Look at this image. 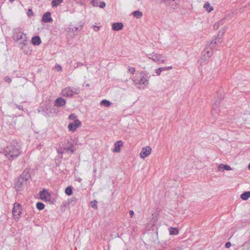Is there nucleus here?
I'll return each mask as SVG.
<instances>
[{
  "instance_id": "nucleus-1",
  "label": "nucleus",
  "mask_w": 250,
  "mask_h": 250,
  "mask_svg": "<svg viewBox=\"0 0 250 250\" xmlns=\"http://www.w3.org/2000/svg\"><path fill=\"white\" fill-rule=\"evenodd\" d=\"M21 146L16 141H12L3 151L6 157L11 161L17 158L21 154Z\"/></svg>"
},
{
  "instance_id": "nucleus-2",
  "label": "nucleus",
  "mask_w": 250,
  "mask_h": 250,
  "mask_svg": "<svg viewBox=\"0 0 250 250\" xmlns=\"http://www.w3.org/2000/svg\"><path fill=\"white\" fill-rule=\"evenodd\" d=\"M133 83L138 88L144 89L145 87L148 84V79L147 75L143 71L140 72V79L133 80Z\"/></svg>"
},
{
  "instance_id": "nucleus-3",
  "label": "nucleus",
  "mask_w": 250,
  "mask_h": 250,
  "mask_svg": "<svg viewBox=\"0 0 250 250\" xmlns=\"http://www.w3.org/2000/svg\"><path fill=\"white\" fill-rule=\"evenodd\" d=\"M80 92L79 88H71L67 87L62 91V94L64 97H72L75 94H79Z\"/></svg>"
},
{
  "instance_id": "nucleus-4",
  "label": "nucleus",
  "mask_w": 250,
  "mask_h": 250,
  "mask_svg": "<svg viewBox=\"0 0 250 250\" xmlns=\"http://www.w3.org/2000/svg\"><path fill=\"white\" fill-rule=\"evenodd\" d=\"M21 210L22 208L21 204L17 203L14 204L12 213L15 220H19L20 214L21 213Z\"/></svg>"
},
{
  "instance_id": "nucleus-5",
  "label": "nucleus",
  "mask_w": 250,
  "mask_h": 250,
  "mask_svg": "<svg viewBox=\"0 0 250 250\" xmlns=\"http://www.w3.org/2000/svg\"><path fill=\"white\" fill-rule=\"evenodd\" d=\"M148 57L149 59L153 60V62H156L164 63L165 62V60L163 59L164 56L162 54H157L155 52L148 54Z\"/></svg>"
},
{
  "instance_id": "nucleus-6",
  "label": "nucleus",
  "mask_w": 250,
  "mask_h": 250,
  "mask_svg": "<svg viewBox=\"0 0 250 250\" xmlns=\"http://www.w3.org/2000/svg\"><path fill=\"white\" fill-rule=\"evenodd\" d=\"M13 40L15 41H18L21 40L23 41L22 43L23 45H25L26 42H27V37L25 34H23L21 32H15L13 35Z\"/></svg>"
},
{
  "instance_id": "nucleus-7",
  "label": "nucleus",
  "mask_w": 250,
  "mask_h": 250,
  "mask_svg": "<svg viewBox=\"0 0 250 250\" xmlns=\"http://www.w3.org/2000/svg\"><path fill=\"white\" fill-rule=\"evenodd\" d=\"M226 31V27H224L223 28H222L220 31L219 32L218 37L215 38L214 40L211 41L208 44V47L210 48V49H212L214 48V45L215 44H217L218 43H220L221 42V38H219V36H220V34L222 33L221 36L223 35L224 33Z\"/></svg>"
},
{
  "instance_id": "nucleus-8",
  "label": "nucleus",
  "mask_w": 250,
  "mask_h": 250,
  "mask_svg": "<svg viewBox=\"0 0 250 250\" xmlns=\"http://www.w3.org/2000/svg\"><path fill=\"white\" fill-rule=\"evenodd\" d=\"M81 126V122L78 119H76L74 122L69 124L68 128L69 131L74 132L77 128Z\"/></svg>"
},
{
  "instance_id": "nucleus-9",
  "label": "nucleus",
  "mask_w": 250,
  "mask_h": 250,
  "mask_svg": "<svg viewBox=\"0 0 250 250\" xmlns=\"http://www.w3.org/2000/svg\"><path fill=\"white\" fill-rule=\"evenodd\" d=\"M151 148L149 146L143 147L140 153V157L142 158L147 157L151 153Z\"/></svg>"
},
{
  "instance_id": "nucleus-10",
  "label": "nucleus",
  "mask_w": 250,
  "mask_h": 250,
  "mask_svg": "<svg viewBox=\"0 0 250 250\" xmlns=\"http://www.w3.org/2000/svg\"><path fill=\"white\" fill-rule=\"evenodd\" d=\"M52 21L50 12H45L42 17V21L44 22H49Z\"/></svg>"
},
{
  "instance_id": "nucleus-11",
  "label": "nucleus",
  "mask_w": 250,
  "mask_h": 250,
  "mask_svg": "<svg viewBox=\"0 0 250 250\" xmlns=\"http://www.w3.org/2000/svg\"><path fill=\"white\" fill-rule=\"evenodd\" d=\"M40 196L42 200H47L48 198L50 197V194L47 190L43 189L40 191Z\"/></svg>"
},
{
  "instance_id": "nucleus-12",
  "label": "nucleus",
  "mask_w": 250,
  "mask_h": 250,
  "mask_svg": "<svg viewBox=\"0 0 250 250\" xmlns=\"http://www.w3.org/2000/svg\"><path fill=\"white\" fill-rule=\"evenodd\" d=\"M55 105L57 106L61 107L64 106L66 104V101L62 97L57 98L55 101Z\"/></svg>"
},
{
  "instance_id": "nucleus-13",
  "label": "nucleus",
  "mask_w": 250,
  "mask_h": 250,
  "mask_svg": "<svg viewBox=\"0 0 250 250\" xmlns=\"http://www.w3.org/2000/svg\"><path fill=\"white\" fill-rule=\"evenodd\" d=\"M123 24L121 22L113 23L112 25V28L114 31H119L123 29Z\"/></svg>"
},
{
  "instance_id": "nucleus-14",
  "label": "nucleus",
  "mask_w": 250,
  "mask_h": 250,
  "mask_svg": "<svg viewBox=\"0 0 250 250\" xmlns=\"http://www.w3.org/2000/svg\"><path fill=\"white\" fill-rule=\"evenodd\" d=\"M29 171V169H25L19 177L26 181L30 177Z\"/></svg>"
},
{
  "instance_id": "nucleus-15",
  "label": "nucleus",
  "mask_w": 250,
  "mask_h": 250,
  "mask_svg": "<svg viewBox=\"0 0 250 250\" xmlns=\"http://www.w3.org/2000/svg\"><path fill=\"white\" fill-rule=\"evenodd\" d=\"M123 145V143L122 141H117L114 144V148L113 151L115 152H120L121 151L120 147Z\"/></svg>"
},
{
  "instance_id": "nucleus-16",
  "label": "nucleus",
  "mask_w": 250,
  "mask_h": 250,
  "mask_svg": "<svg viewBox=\"0 0 250 250\" xmlns=\"http://www.w3.org/2000/svg\"><path fill=\"white\" fill-rule=\"evenodd\" d=\"M31 42L34 45H38L41 44V40L39 36H36L32 37Z\"/></svg>"
},
{
  "instance_id": "nucleus-17",
  "label": "nucleus",
  "mask_w": 250,
  "mask_h": 250,
  "mask_svg": "<svg viewBox=\"0 0 250 250\" xmlns=\"http://www.w3.org/2000/svg\"><path fill=\"white\" fill-rule=\"evenodd\" d=\"M26 181L23 180V179H21V178H19L18 181L16 184V187L18 190H20L21 188L22 187V185L25 183Z\"/></svg>"
},
{
  "instance_id": "nucleus-18",
  "label": "nucleus",
  "mask_w": 250,
  "mask_h": 250,
  "mask_svg": "<svg viewBox=\"0 0 250 250\" xmlns=\"http://www.w3.org/2000/svg\"><path fill=\"white\" fill-rule=\"evenodd\" d=\"M203 56L205 60H207V59L209 58L212 55V52H210L209 50L208 49V48H205L203 52Z\"/></svg>"
},
{
  "instance_id": "nucleus-19",
  "label": "nucleus",
  "mask_w": 250,
  "mask_h": 250,
  "mask_svg": "<svg viewBox=\"0 0 250 250\" xmlns=\"http://www.w3.org/2000/svg\"><path fill=\"white\" fill-rule=\"evenodd\" d=\"M250 198V191H246L241 195V198L243 200H247Z\"/></svg>"
},
{
  "instance_id": "nucleus-20",
  "label": "nucleus",
  "mask_w": 250,
  "mask_h": 250,
  "mask_svg": "<svg viewBox=\"0 0 250 250\" xmlns=\"http://www.w3.org/2000/svg\"><path fill=\"white\" fill-rule=\"evenodd\" d=\"M132 14L137 19H140L143 17L142 12L138 10L133 12Z\"/></svg>"
},
{
  "instance_id": "nucleus-21",
  "label": "nucleus",
  "mask_w": 250,
  "mask_h": 250,
  "mask_svg": "<svg viewBox=\"0 0 250 250\" xmlns=\"http://www.w3.org/2000/svg\"><path fill=\"white\" fill-rule=\"evenodd\" d=\"M204 8H206L208 12H210L213 10V7L210 5L208 2H206L204 5Z\"/></svg>"
},
{
  "instance_id": "nucleus-22",
  "label": "nucleus",
  "mask_w": 250,
  "mask_h": 250,
  "mask_svg": "<svg viewBox=\"0 0 250 250\" xmlns=\"http://www.w3.org/2000/svg\"><path fill=\"white\" fill-rule=\"evenodd\" d=\"M63 2V0H52L51 5L53 7L58 6Z\"/></svg>"
},
{
  "instance_id": "nucleus-23",
  "label": "nucleus",
  "mask_w": 250,
  "mask_h": 250,
  "mask_svg": "<svg viewBox=\"0 0 250 250\" xmlns=\"http://www.w3.org/2000/svg\"><path fill=\"white\" fill-rule=\"evenodd\" d=\"M101 104L105 107H109L111 104V103L110 101L107 100H103L101 102Z\"/></svg>"
},
{
  "instance_id": "nucleus-24",
  "label": "nucleus",
  "mask_w": 250,
  "mask_h": 250,
  "mask_svg": "<svg viewBox=\"0 0 250 250\" xmlns=\"http://www.w3.org/2000/svg\"><path fill=\"white\" fill-rule=\"evenodd\" d=\"M179 233V230L177 228H169V234L175 235Z\"/></svg>"
},
{
  "instance_id": "nucleus-25",
  "label": "nucleus",
  "mask_w": 250,
  "mask_h": 250,
  "mask_svg": "<svg viewBox=\"0 0 250 250\" xmlns=\"http://www.w3.org/2000/svg\"><path fill=\"white\" fill-rule=\"evenodd\" d=\"M65 193L69 196L71 195L73 193L72 187L71 186L67 187L65 189Z\"/></svg>"
},
{
  "instance_id": "nucleus-26",
  "label": "nucleus",
  "mask_w": 250,
  "mask_h": 250,
  "mask_svg": "<svg viewBox=\"0 0 250 250\" xmlns=\"http://www.w3.org/2000/svg\"><path fill=\"white\" fill-rule=\"evenodd\" d=\"M36 208L39 210H42L44 208V205L41 202H38L36 204Z\"/></svg>"
},
{
  "instance_id": "nucleus-27",
  "label": "nucleus",
  "mask_w": 250,
  "mask_h": 250,
  "mask_svg": "<svg viewBox=\"0 0 250 250\" xmlns=\"http://www.w3.org/2000/svg\"><path fill=\"white\" fill-rule=\"evenodd\" d=\"M127 69L128 71L132 74H134L136 71L135 67H131L130 66H128Z\"/></svg>"
},
{
  "instance_id": "nucleus-28",
  "label": "nucleus",
  "mask_w": 250,
  "mask_h": 250,
  "mask_svg": "<svg viewBox=\"0 0 250 250\" xmlns=\"http://www.w3.org/2000/svg\"><path fill=\"white\" fill-rule=\"evenodd\" d=\"M91 3L94 7L99 6V1L98 0H92Z\"/></svg>"
},
{
  "instance_id": "nucleus-29",
  "label": "nucleus",
  "mask_w": 250,
  "mask_h": 250,
  "mask_svg": "<svg viewBox=\"0 0 250 250\" xmlns=\"http://www.w3.org/2000/svg\"><path fill=\"white\" fill-rule=\"evenodd\" d=\"M172 68V67L171 66H167V67H160V69H161V71H167V70H169Z\"/></svg>"
},
{
  "instance_id": "nucleus-30",
  "label": "nucleus",
  "mask_w": 250,
  "mask_h": 250,
  "mask_svg": "<svg viewBox=\"0 0 250 250\" xmlns=\"http://www.w3.org/2000/svg\"><path fill=\"white\" fill-rule=\"evenodd\" d=\"M224 169H225L226 170H230L232 169L229 166L224 164Z\"/></svg>"
},
{
  "instance_id": "nucleus-31",
  "label": "nucleus",
  "mask_w": 250,
  "mask_h": 250,
  "mask_svg": "<svg viewBox=\"0 0 250 250\" xmlns=\"http://www.w3.org/2000/svg\"><path fill=\"white\" fill-rule=\"evenodd\" d=\"M100 7L103 8L105 6V3L104 1H99V6Z\"/></svg>"
},
{
  "instance_id": "nucleus-32",
  "label": "nucleus",
  "mask_w": 250,
  "mask_h": 250,
  "mask_svg": "<svg viewBox=\"0 0 250 250\" xmlns=\"http://www.w3.org/2000/svg\"><path fill=\"white\" fill-rule=\"evenodd\" d=\"M83 65V63L80 62H77L76 64L74 65V68H78L79 67L82 66Z\"/></svg>"
},
{
  "instance_id": "nucleus-33",
  "label": "nucleus",
  "mask_w": 250,
  "mask_h": 250,
  "mask_svg": "<svg viewBox=\"0 0 250 250\" xmlns=\"http://www.w3.org/2000/svg\"><path fill=\"white\" fill-rule=\"evenodd\" d=\"M76 116L74 114H71L69 116V119L70 120H76Z\"/></svg>"
},
{
  "instance_id": "nucleus-34",
  "label": "nucleus",
  "mask_w": 250,
  "mask_h": 250,
  "mask_svg": "<svg viewBox=\"0 0 250 250\" xmlns=\"http://www.w3.org/2000/svg\"><path fill=\"white\" fill-rule=\"evenodd\" d=\"M218 170L223 171L224 169V164H220L218 167Z\"/></svg>"
},
{
  "instance_id": "nucleus-35",
  "label": "nucleus",
  "mask_w": 250,
  "mask_h": 250,
  "mask_svg": "<svg viewBox=\"0 0 250 250\" xmlns=\"http://www.w3.org/2000/svg\"><path fill=\"white\" fill-rule=\"evenodd\" d=\"M219 104H220L219 102H215L213 105V108L214 109H216L219 106Z\"/></svg>"
},
{
  "instance_id": "nucleus-36",
  "label": "nucleus",
  "mask_w": 250,
  "mask_h": 250,
  "mask_svg": "<svg viewBox=\"0 0 250 250\" xmlns=\"http://www.w3.org/2000/svg\"><path fill=\"white\" fill-rule=\"evenodd\" d=\"M4 80L6 82H7L9 83H11L12 82L11 79L8 76H6L5 77Z\"/></svg>"
},
{
  "instance_id": "nucleus-37",
  "label": "nucleus",
  "mask_w": 250,
  "mask_h": 250,
  "mask_svg": "<svg viewBox=\"0 0 250 250\" xmlns=\"http://www.w3.org/2000/svg\"><path fill=\"white\" fill-rule=\"evenodd\" d=\"M55 68L56 69L57 71H61L62 70V68L61 66L58 64L55 66Z\"/></svg>"
},
{
  "instance_id": "nucleus-38",
  "label": "nucleus",
  "mask_w": 250,
  "mask_h": 250,
  "mask_svg": "<svg viewBox=\"0 0 250 250\" xmlns=\"http://www.w3.org/2000/svg\"><path fill=\"white\" fill-rule=\"evenodd\" d=\"M221 21H219V22L216 23L213 25V28L214 29H217L219 27V24L221 22Z\"/></svg>"
},
{
  "instance_id": "nucleus-39",
  "label": "nucleus",
  "mask_w": 250,
  "mask_h": 250,
  "mask_svg": "<svg viewBox=\"0 0 250 250\" xmlns=\"http://www.w3.org/2000/svg\"><path fill=\"white\" fill-rule=\"evenodd\" d=\"M244 246H247L249 250H250V241L246 242Z\"/></svg>"
},
{
  "instance_id": "nucleus-40",
  "label": "nucleus",
  "mask_w": 250,
  "mask_h": 250,
  "mask_svg": "<svg viewBox=\"0 0 250 250\" xmlns=\"http://www.w3.org/2000/svg\"><path fill=\"white\" fill-rule=\"evenodd\" d=\"M161 69H160V68L156 69L155 70V73L157 74V75L159 76L161 74Z\"/></svg>"
},
{
  "instance_id": "nucleus-41",
  "label": "nucleus",
  "mask_w": 250,
  "mask_h": 250,
  "mask_svg": "<svg viewBox=\"0 0 250 250\" xmlns=\"http://www.w3.org/2000/svg\"><path fill=\"white\" fill-rule=\"evenodd\" d=\"M92 26L93 27V29H94V31H98L99 30V29H100L99 26H96V25H93Z\"/></svg>"
},
{
  "instance_id": "nucleus-42",
  "label": "nucleus",
  "mask_w": 250,
  "mask_h": 250,
  "mask_svg": "<svg viewBox=\"0 0 250 250\" xmlns=\"http://www.w3.org/2000/svg\"><path fill=\"white\" fill-rule=\"evenodd\" d=\"M27 14L28 16H31L32 15H33V12L32 11L31 9H29L27 13Z\"/></svg>"
},
{
  "instance_id": "nucleus-43",
  "label": "nucleus",
  "mask_w": 250,
  "mask_h": 250,
  "mask_svg": "<svg viewBox=\"0 0 250 250\" xmlns=\"http://www.w3.org/2000/svg\"><path fill=\"white\" fill-rule=\"evenodd\" d=\"M230 246H231V243L230 242H228L225 244V247L227 248H229L230 247Z\"/></svg>"
},
{
  "instance_id": "nucleus-44",
  "label": "nucleus",
  "mask_w": 250,
  "mask_h": 250,
  "mask_svg": "<svg viewBox=\"0 0 250 250\" xmlns=\"http://www.w3.org/2000/svg\"><path fill=\"white\" fill-rule=\"evenodd\" d=\"M206 60H205L204 59V58L203 57L199 61V62H200V63L201 65H202L203 64V62H205V61H206Z\"/></svg>"
},
{
  "instance_id": "nucleus-45",
  "label": "nucleus",
  "mask_w": 250,
  "mask_h": 250,
  "mask_svg": "<svg viewBox=\"0 0 250 250\" xmlns=\"http://www.w3.org/2000/svg\"><path fill=\"white\" fill-rule=\"evenodd\" d=\"M78 30H79V28L77 27H74L72 28V31H77Z\"/></svg>"
},
{
  "instance_id": "nucleus-46",
  "label": "nucleus",
  "mask_w": 250,
  "mask_h": 250,
  "mask_svg": "<svg viewBox=\"0 0 250 250\" xmlns=\"http://www.w3.org/2000/svg\"><path fill=\"white\" fill-rule=\"evenodd\" d=\"M134 214V211L133 210H130L129 211V214H130L131 217H132L133 216Z\"/></svg>"
},
{
  "instance_id": "nucleus-47",
  "label": "nucleus",
  "mask_w": 250,
  "mask_h": 250,
  "mask_svg": "<svg viewBox=\"0 0 250 250\" xmlns=\"http://www.w3.org/2000/svg\"><path fill=\"white\" fill-rule=\"evenodd\" d=\"M67 150H69L70 151H71L72 153L73 152V149H72V146H70V147H69L68 148H67Z\"/></svg>"
},
{
  "instance_id": "nucleus-48",
  "label": "nucleus",
  "mask_w": 250,
  "mask_h": 250,
  "mask_svg": "<svg viewBox=\"0 0 250 250\" xmlns=\"http://www.w3.org/2000/svg\"><path fill=\"white\" fill-rule=\"evenodd\" d=\"M92 207L94 208H97V205L96 204H92Z\"/></svg>"
},
{
  "instance_id": "nucleus-49",
  "label": "nucleus",
  "mask_w": 250,
  "mask_h": 250,
  "mask_svg": "<svg viewBox=\"0 0 250 250\" xmlns=\"http://www.w3.org/2000/svg\"><path fill=\"white\" fill-rule=\"evenodd\" d=\"M17 106L19 109L22 110V106H18L17 105Z\"/></svg>"
},
{
  "instance_id": "nucleus-50",
  "label": "nucleus",
  "mask_w": 250,
  "mask_h": 250,
  "mask_svg": "<svg viewBox=\"0 0 250 250\" xmlns=\"http://www.w3.org/2000/svg\"><path fill=\"white\" fill-rule=\"evenodd\" d=\"M93 172H95V173H96V169H94L93 170Z\"/></svg>"
},
{
  "instance_id": "nucleus-51",
  "label": "nucleus",
  "mask_w": 250,
  "mask_h": 250,
  "mask_svg": "<svg viewBox=\"0 0 250 250\" xmlns=\"http://www.w3.org/2000/svg\"><path fill=\"white\" fill-rule=\"evenodd\" d=\"M86 86H89V83L86 84Z\"/></svg>"
},
{
  "instance_id": "nucleus-52",
  "label": "nucleus",
  "mask_w": 250,
  "mask_h": 250,
  "mask_svg": "<svg viewBox=\"0 0 250 250\" xmlns=\"http://www.w3.org/2000/svg\"><path fill=\"white\" fill-rule=\"evenodd\" d=\"M248 168H249V169H250V164L249 165Z\"/></svg>"
},
{
  "instance_id": "nucleus-53",
  "label": "nucleus",
  "mask_w": 250,
  "mask_h": 250,
  "mask_svg": "<svg viewBox=\"0 0 250 250\" xmlns=\"http://www.w3.org/2000/svg\"><path fill=\"white\" fill-rule=\"evenodd\" d=\"M58 152L61 153V154L62 153V152H61V151H58Z\"/></svg>"
},
{
  "instance_id": "nucleus-54",
  "label": "nucleus",
  "mask_w": 250,
  "mask_h": 250,
  "mask_svg": "<svg viewBox=\"0 0 250 250\" xmlns=\"http://www.w3.org/2000/svg\"><path fill=\"white\" fill-rule=\"evenodd\" d=\"M58 152L61 153V154L62 153V152H61V151H58Z\"/></svg>"
},
{
  "instance_id": "nucleus-55",
  "label": "nucleus",
  "mask_w": 250,
  "mask_h": 250,
  "mask_svg": "<svg viewBox=\"0 0 250 250\" xmlns=\"http://www.w3.org/2000/svg\"><path fill=\"white\" fill-rule=\"evenodd\" d=\"M58 152L61 153V154L62 153V152H61V151H58Z\"/></svg>"
},
{
  "instance_id": "nucleus-56",
  "label": "nucleus",
  "mask_w": 250,
  "mask_h": 250,
  "mask_svg": "<svg viewBox=\"0 0 250 250\" xmlns=\"http://www.w3.org/2000/svg\"><path fill=\"white\" fill-rule=\"evenodd\" d=\"M14 0H9L10 1H13Z\"/></svg>"
}]
</instances>
